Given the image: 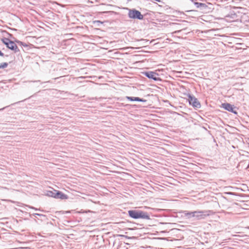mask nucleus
<instances>
[{
    "label": "nucleus",
    "instance_id": "1",
    "mask_svg": "<svg viewBox=\"0 0 249 249\" xmlns=\"http://www.w3.org/2000/svg\"><path fill=\"white\" fill-rule=\"evenodd\" d=\"M128 214L130 217L134 219H142L145 220H149L151 219V213L135 209L134 210H129Z\"/></svg>",
    "mask_w": 249,
    "mask_h": 249
},
{
    "label": "nucleus",
    "instance_id": "2",
    "mask_svg": "<svg viewBox=\"0 0 249 249\" xmlns=\"http://www.w3.org/2000/svg\"><path fill=\"white\" fill-rule=\"evenodd\" d=\"M125 9L128 10V16L129 18L132 19H137L139 20L143 19V16L139 11L135 9H130L127 8H125Z\"/></svg>",
    "mask_w": 249,
    "mask_h": 249
},
{
    "label": "nucleus",
    "instance_id": "3",
    "mask_svg": "<svg viewBox=\"0 0 249 249\" xmlns=\"http://www.w3.org/2000/svg\"><path fill=\"white\" fill-rule=\"evenodd\" d=\"M211 212V211H195V214L194 217L197 220H200L204 219L206 216L210 215V213Z\"/></svg>",
    "mask_w": 249,
    "mask_h": 249
},
{
    "label": "nucleus",
    "instance_id": "4",
    "mask_svg": "<svg viewBox=\"0 0 249 249\" xmlns=\"http://www.w3.org/2000/svg\"><path fill=\"white\" fill-rule=\"evenodd\" d=\"M187 96L188 98V100L190 105L197 108H199L201 107L199 102L194 96L188 94Z\"/></svg>",
    "mask_w": 249,
    "mask_h": 249
},
{
    "label": "nucleus",
    "instance_id": "5",
    "mask_svg": "<svg viewBox=\"0 0 249 249\" xmlns=\"http://www.w3.org/2000/svg\"><path fill=\"white\" fill-rule=\"evenodd\" d=\"M143 74L149 79L154 80V81H160V78L159 77V74L154 71H148L142 72Z\"/></svg>",
    "mask_w": 249,
    "mask_h": 249
},
{
    "label": "nucleus",
    "instance_id": "6",
    "mask_svg": "<svg viewBox=\"0 0 249 249\" xmlns=\"http://www.w3.org/2000/svg\"><path fill=\"white\" fill-rule=\"evenodd\" d=\"M222 107L225 110H227L230 112H231L235 114H237V108L234 105H231L229 103H223L222 104Z\"/></svg>",
    "mask_w": 249,
    "mask_h": 249
},
{
    "label": "nucleus",
    "instance_id": "7",
    "mask_svg": "<svg viewBox=\"0 0 249 249\" xmlns=\"http://www.w3.org/2000/svg\"><path fill=\"white\" fill-rule=\"evenodd\" d=\"M7 48L15 53L19 52L20 51L14 41H11Z\"/></svg>",
    "mask_w": 249,
    "mask_h": 249
},
{
    "label": "nucleus",
    "instance_id": "8",
    "mask_svg": "<svg viewBox=\"0 0 249 249\" xmlns=\"http://www.w3.org/2000/svg\"><path fill=\"white\" fill-rule=\"evenodd\" d=\"M125 98L130 101H139L142 102H145L146 101L145 99L137 97L125 96Z\"/></svg>",
    "mask_w": 249,
    "mask_h": 249
},
{
    "label": "nucleus",
    "instance_id": "9",
    "mask_svg": "<svg viewBox=\"0 0 249 249\" xmlns=\"http://www.w3.org/2000/svg\"><path fill=\"white\" fill-rule=\"evenodd\" d=\"M56 198H59L61 199H66L68 198V196L62 192L57 191V192L55 193Z\"/></svg>",
    "mask_w": 249,
    "mask_h": 249
},
{
    "label": "nucleus",
    "instance_id": "10",
    "mask_svg": "<svg viewBox=\"0 0 249 249\" xmlns=\"http://www.w3.org/2000/svg\"><path fill=\"white\" fill-rule=\"evenodd\" d=\"M194 5L197 8H199L200 10L205 9L208 7L205 3L198 2H194Z\"/></svg>",
    "mask_w": 249,
    "mask_h": 249
},
{
    "label": "nucleus",
    "instance_id": "11",
    "mask_svg": "<svg viewBox=\"0 0 249 249\" xmlns=\"http://www.w3.org/2000/svg\"><path fill=\"white\" fill-rule=\"evenodd\" d=\"M183 213H184V216L189 219L194 217V215L195 214V211L189 212L187 211H185L183 212Z\"/></svg>",
    "mask_w": 249,
    "mask_h": 249
},
{
    "label": "nucleus",
    "instance_id": "12",
    "mask_svg": "<svg viewBox=\"0 0 249 249\" xmlns=\"http://www.w3.org/2000/svg\"><path fill=\"white\" fill-rule=\"evenodd\" d=\"M135 78L133 77H129L125 75V86L127 84H132L133 82H135Z\"/></svg>",
    "mask_w": 249,
    "mask_h": 249
},
{
    "label": "nucleus",
    "instance_id": "13",
    "mask_svg": "<svg viewBox=\"0 0 249 249\" xmlns=\"http://www.w3.org/2000/svg\"><path fill=\"white\" fill-rule=\"evenodd\" d=\"M11 40H10L8 38H4L2 39V43L5 44L6 47H7L8 45H9L10 43L11 42Z\"/></svg>",
    "mask_w": 249,
    "mask_h": 249
},
{
    "label": "nucleus",
    "instance_id": "14",
    "mask_svg": "<svg viewBox=\"0 0 249 249\" xmlns=\"http://www.w3.org/2000/svg\"><path fill=\"white\" fill-rule=\"evenodd\" d=\"M57 192V191H56V190H54L53 191H49L48 193V195L49 196H52L53 197L56 198L55 193Z\"/></svg>",
    "mask_w": 249,
    "mask_h": 249
},
{
    "label": "nucleus",
    "instance_id": "15",
    "mask_svg": "<svg viewBox=\"0 0 249 249\" xmlns=\"http://www.w3.org/2000/svg\"><path fill=\"white\" fill-rule=\"evenodd\" d=\"M8 66V63L6 62L3 63L0 65V69L5 68Z\"/></svg>",
    "mask_w": 249,
    "mask_h": 249
},
{
    "label": "nucleus",
    "instance_id": "16",
    "mask_svg": "<svg viewBox=\"0 0 249 249\" xmlns=\"http://www.w3.org/2000/svg\"><path fill=\"white\" fill-rule=\"evenodd\" d=\"M125 132L127 133V134H128L129 135H131V133H133V130H130V129H129L127 130L125 129Z\"/></svg>",
    "mask_w": 249,
    "mask_h": 249
},
{
    "label": "nucleus",
    "instance_id": "17",
    "mask_svg": "<svg viewBox=\"0 0 249 249\" xmlns=\"http://www.w3.org/2000/svg\"><path fill=\"white\" fill-rule=\"evenodd\" d=\"M125 198H131L133 197V196L132 195H130L126 193H125Z\"/></svg>",
    "mask_w": 249,
    "mask_h": 249
},
{
    "label": "nucleus",
    "instance_id": "18",
    "mask_svg": "<svg viewBox=\"0 0 249 249\" xmlns=\"http://www.w3.org/2000/svg\"><path fill=\"white\" fill-rule=\"evenodd\" d=\"M19 45L21 46H23L24 47H27V45L22 42H21V43H19Z\"/></svg>",
    "mask_w": 249,
    "mask_h": 249
},
{
    "label": "nucleus",
    "instance_id": "19",
    "mask_svg": "<svg viewBox=\"0 0 249 249\" xmlns=\"http://www.w3.org/2000/svg\"><path fill=\"white\" fill-rule=\"evenodd\" d=\"M14 42H16L18 44H19V43H21V41H20L18 40H15Z\"/></svg>",
    "mask_w": 249,
    "mask_h": 249
},
{
    "label": "nucleus",
    "instance_id": "20",
    "mask_svg": "<svg viewBox=\"0 0 249 249\" xmlns=\"http://www.w3.org/2000/svg\"><path fill=\"white\" fill-rule=\"evenodd\" d=\"M34 215H38V216H44V215L42 214H39V213H35L34 214Z\"/></svg>",
    "mask_w": 249,
    "mask_h": 249
},
{
    "label": "nucleus",
    "instance_id": "21",
    "mask_svg": "<svg viewBox=\"0 0 249 249\" xmlns=\"http://www.w3.org/2000/svg\"><path fill=\"white\" fill-rule=\"evenodd\" d=\"M0 56H4V53L1 52V51L0 50Z\"/></svg>",
    "mask_w": 249,
    "mask_h": 249
},
{
    "label": "nucleus",
    "instance_id": "22",
    "mask_svg": "<svg viewBox=\"0 0 249 249\" xmlns=\"http://www.w3.org/2000/svg\"><path fill=\"white\" fill-rule=\"evenodd\" d=\"M129 106H130V105H128V104H125V108H128V107H129Z\"/></svg>",
    "mask_w": 249,
    "mask_h": 249
},
{
    "label": "nucleus",
    "instance_id": "23",
    "mask_svg": "<svg viewBox=\"0 0 249 249\" xmlns=\"http://www.w3.org/2000/svg\"><path fill=\"white\" fill-rule=\"evenodd\" d=\"M129 49V48H128V47H125V51H127V50H128ZM126 53H127V52H125V54Z\"/></svg>",
    "mask_w": 249,
    "mask_h": 249
},
{
    "label": "nucleus",
    "instance_id": "24",
    "mask_svg": "<svg viewBox=\"0 0 249 249\" xmlns=\"http://www.w3.org/2000/svg\"><path fill=\"white\" fill-rule=\"evenodd\" d=\"M125 177L130 176V175L129 174H127V173H125Z\"/></svg>",
    "mask_w": 249,
    "mask_h": 249
},
{
    "label": "nucleus",
    "instance_id": "25",
    "mask_svg": "<svg viewBox=\"0 0 249 249\" xmlns=\"http://www.w3.org/2000/svg\"><path fill=\"white\" fill-rule=\"evenodd\" d=\"M70 213V212H69V211H65V212H63V213Z\"/></svg>",
    "mask_w": 249,
    "mask_h": 249
},
{
    "label": "nucleus",
    "instance_id": "26",
    "mask_svg": "<svg viewBox=\"0 0 249 249\" xmlns=\"http://www.w3.org/2000/svg\"><path fill=\"white\" fill-rule=\"evenodd\" d=\"M125 239H126V238H128V239H130V238H131V237H129L127 236V235H125Z\"/></svg>",
    "mask_w": 249,
    "mask_h": 249
},
{
    "label": "nucleus",
    "instance_id": "27",
    "mask_svg": "<svg viewBox=\"0 0 249 249\" xmlns=\"http://www.w3.org/2000/svg\"><path fill=\"white\" fill-rule=\"evenodd\" d=\"M128 87V89H126L127 90H128L129 89H131V87H129V86H127Z\"/></svg>",
    "mask_w": 249,
    "mask_h": 249
},
{
    "label": "nucleus",
    "instance_id": "28",
    "mask_svg": "<svg viewBox=\"0 0 249 249\" xmlns=\"http://www.w3.org/2000/svg\"><path fill=\"white\" fill-rule=\"evenodd\" d=\"M134 89H135V90H137V88L136 87H132Z\"/></svg>",
    "mask_w": 249,
    "mask_h": 249
},
{
    "label": "nucleus",
    "instance_id": "29",
    "mask_svg": "<svg viewBox=\"0 0 249 249\" xmlns=\"http://www.w3.org/2000/svg\"><path fill=\"white\" fill-rule=\"evenodd\" d=\"M192 1V2H193L194 3V2H196V0H191Z\"/></svg>",
    "mask_w": 249,
    "mask_h": 249
},
{
    "label": "nucleus",
    "instance_id": "30",
    "mask_svg": "<svg viewBox=\"0 0 249 249\" xmlns=\"http://www.w3.org/2000/svg\"><path fill=\"white\" fill-rule=\"evenodd\" d=\"M125 140H127L128 139H129V138H126V137L125 136Z\"/></svg>",
    "mask_w": 249,
    "mask_h": 249
},
{
    "label": "nucleus",
    "instance_id": "31",
    "mask_svg": "<svg viewBox=\"0 0 249 249\" xmlns=\"http://www.w3.org/2000/svg\"><path fill=\"white\" fill-rule=\"evenodd\" d=\"M128 143L129 144H130V143L129 142H125V144H126V143Z\"/></svg>",
    "mask_w": 249,
    "mask_h": 249
},
{
    "label": "nucleus",
    "instance_id": "32",
    "mask_svg": "<svg viewBox=\"0 0 249 249\" xmlns=\"http://www.w3.org/2000/svg\"><path fill=\"white\" fill-rule=\"evenodd\" d=\"M4 108V107H3V108H1V109H0V110H3Z\"/></svg>",
    "mask_w": 249,
    "mask_h": 249
},
{
    "label": "nucleus",
    "instance_id": "33",
    "mask_svg": "<svg viewBox=\"0 0 249 249\" xmlns=\"http://www.w3.org/2000/svg\"><path fill=\"white\" fill-rule=\"evenodd\" d=\"M31 208H32V209H35V208H34V207H31Z\"/></svg>",
    "mask_w": 249,
    "mask_h": 249
},
{
    "label": "nucleus",
    "instance_id": "34",
    "mask_svg": "<svg viewBox=\"0 0 249 249\" xmlns=\"http://www.w3.org/2000/svg\"><path fill=\"white\" fill-rule=\"evenodd\" d=\"M248 229H249V227H248Z\"/></svg>",
    "mask_w": 249,
    "mask_h": 249
}]
</instances>
